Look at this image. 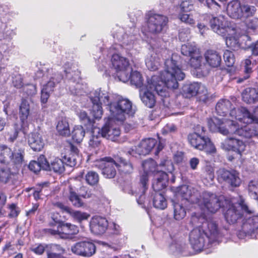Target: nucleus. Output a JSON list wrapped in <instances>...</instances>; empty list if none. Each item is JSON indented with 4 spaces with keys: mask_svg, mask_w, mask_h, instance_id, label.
<instances>
[{
    "mask_svg": "<svg viewBox=\"0 0 258 258\" xmlns=\"http://www.w3.org/2000/svg\"><path fill=\"white\" fill-rule=\"evenodd\" d=\"M177 57L173 54L170 59L165 60L164 71L160 76L161 80L157 76H152L151 78L147 79V86L139 90L140 98L147 107L152 108L156 103L154 92L162 97H168L169 94L167 89H177L178 82L184 79L185 74L176 60Z\"/></svg>",
    "mask_w": 258,
    "mask_h": 258,
    "instance_id": "nucleus-1",
    "label": "nucleus"
},
{
    "mask_svg": "<svg viewBox=\"0 0 258 258\" xmlns=\"http://www.w3.org/2000/svg\"><path fill=\"white\" fill-rule=\"evenodd\" d=\"M191 222L196 227L190 232L189 240L196 252L219 243L222 235L214 220L206 219L204 215L195 214L192 216Z\"/></svg>",
    "mask_w": 258,
    "mask_h": 258,
    "instance_id": "nucleus-2",
    "label": "nucleus"
},
{
    "mask_svg": "<svg viewBox=\"0 0 258 258\" xmlns=\"http://www.w3.org/2000/svg\"><path fill=\"white\" fill-rule=\"evenodd\" d=\"M142 167L144 172L140 178L142 190L140 194L139 198L137 199V202L139 205L143 204L144 194L147 189L148 177L150 174H153L155 176V179L152 183L153 188L155 191H158L165 188L167 186L168 176L166 172L172 173L174 170V166L172 162L168 159L161 161L158 166L154 160L149 159L143 162ZM129 194L136 197L139 194V193H137V191H133V189L130 190Z\"/></svg>",
    "mask_w": 258,
    "mask_h": 258,
    "instance_id": "nucleus-3",
    "label": "nucleus"
},
{
    "mask_svg": "<svg viewBox=\"0 0 258 258\" xmlns=\"http://www.w3.org/2000/svg\"><path fill=\"white\" fill-rule=\"evenodd\" d=\"M123 51L121 45L115 44L110 48L109 54L111 56V63L116 76L119 81L125 83L130 79L128 73L131 72V68L128 59L121 55Z\"/></svg>",
    "mask_w": 258,
    "mask_h": 258,
    "instance_id": "nucleus-4",
    "label": "nucleus"
},
{
    "mask_svg": "<svg viewBox=\"0 0 258 258\" xmlns=\"http://www.w3.org/2000/svg\"><path fill=\"white\" fill-rule=\"evenodd\" d=\"M219 118L214 117L208 121V125L210 131L219 132L223 135H235L240 136L242 127L235 118Z\"/></svg>",
    "mask_w": 258,
    "mask_h": 258,
    "instance_id": "nucleus-5",
    "label": "nucleus"
},
{
    "mask_svg": "<svg viewBox=\"0 0 258 258\" xmlns=\"http://www.w3.org/2000/svg\"><path fill=\"white\" fill-rule=\"evenodd\" d=\"M109 111L113 118L123 122L127 117L133 116L136 110L128 99L115 96L113 102H111L109 104Z\"/></svg>",
    "mask_w": 258,
    "mask_h": 258,
    "instance_id": "nucleus-6",
    "label": "nucleus"
},
{
    "mask_svg": "<svg viewBox=\"0 0 258 258\" xmlns=\"http://www.w3.org/2000/svg\"><path fill=\"white\" fill-rule=\"evenodd\" d=\"M115 96L110 94L106 90L101 89L92 92L90 95V99L93 104L91 110L93 116L96 119H100L103 114L101 104L107 105L109 109V104L111 102H113Z\"/></svg>",
    "mask_w": 258,
    "mask_h": 258,
    "instance_id": "nucleus-7",
    "label": "nucleus"
},
{
    "mask_svg": "<svg viewBox=\"0 0 258 258\" xmlns=\"http://www.w3.org/2000/svg\"><path fill=\"white\" fill-rule=\"evenodd\" d=\"M224 198L209 191L202 192L196 198V204L204 212L216 213L221 207L224 206Z\"/></svg>",
    "mask_w": 258,
    "mask_h": 258,
    "instance_id": "nucleus-8",
    "label": "nucleus"
},
{
    "mask_svg": "<svg viewBox=\"0 0 258 258\" xmlns=\"http://www.w3.org/2000/svg\"><path fill=\"white\" fill-rule=\"evenodd\" d=\"M147 17L146 24L142 28L145 34L158 35L166 29L168 22V18L166 16L149 12Z\"/></svg>",
    "mask_w": 258,
    "mask_h": 258,
    "instance_id": "nucleus-9",
    "label": "nucleus"
},
{
    "mask_svg": "<svg viewBox=\"0 0 258 258\" xmlns=\"http://www.w3.org/2000/svg\"><path fill=\"white\" fill-rule=\"evenodd\" d=\"M230 116L235 118L239 123L246 124H240V127L248 126L252 130L255 124L258 123V106L254 109L253 113H251L245 107L234 108L230 110Z\"/></svg>",
    "mask_w": 258,
    "mask_h": 258,
    "instance_id": "nucleus-10",
    "label": "nucleus"
},
{
    "mask_svg": "<svg viewBox=\"0 0 258 258\" xmlns=\"http://www.w3.org/2000/svg\"><path fill=\"white\" fill-rule=\"evenodd\" d=\"M47 78L42 85L41 90V100L43 103L47 102L50 93L53 91L54 88L62 80V76L53 69H49L48 72Z\"/></svg>",
    "mask_w": 258,
    "mask_h": 258,
    "instance_id": "nucleus-11",
    "label": "nucleus"
},
{
    "mask_svg": "<svg viewBox=\"0 0 258 258\" xmlns=\"http://www.w3.org/2000/svg\"><path fill=\"white\" fill-rule=\"evenodd\" d=\"M187 139L189 144L197 150H204L209 153L216 152L214 144L208 137L192 133L188 135Z\"/></svg>",
    "mask_w": 258,
    "mask_h": 258,
    "instance_id": "nucleus-12",
    "label": "nucleus"
},
{
    "mask_svg": "<svg viewBox=\"0 0 258 258\" xmlns=\"http://www.w3.org/2000/svg\"><path fill=\"white\" fill-rule=\"evenodd\" d=\"M209 23L213 31L220 35L226 36L227 34L232 35L235 33V28L229 25L223 16L212 17L210 18Z\"/></svg>",
    "mask_w": 258,
    "mask_h": 258,
    "instance_id": "nucleus-13",
    "label": "nucleus"
},
{
    "mask_svg": "<svg viewBox=\"0 0 258 258\" xmlns=\"http://www.w3.org/2000/svg\"><path fill=\"white\" fill-rule=\"evenodd\" d=\"M251 212L244 201L241 200L237 206L233 204L229 205L228 209L225 214V217L228 223L234 224L241 218L244 213L249 214Z\"/></svg>",
    "mask_w": 258,
    "mask_h": 258,
    "instance_id": "nucleus-14",
    "label": "nucleus"
},
{
    "mask_svg": "<svg viewBox=\"0 0 258 258\" xmlns=\"http://www.w3.org/2000/svg\"><path fill=\"white\" fill-rule=\"evenodd\" d=\"M67 77L70 79L69 89L71 93L74 95H82L85 92L86 85L79 82L80 73L77 70L72 69L64 70Z\"/></svg>",
    "mask_w": 258,
    "mask_h": 258,
    "instance_id": "nucleus-15",
    "label": "nucleus"
},
{
    "mask_svg": "<svg viewBox=\"0 0 258 258\" xmlns=\"http://www.w3.org/2000/svg\"><path fill=\"white\" fill-rule=\"evenodd\" d=\"M217 178L219 182L227 184L231 187H238L241 183L239 173L233 169L220 168L217 171Z\"/></svg>",
    "mask_w": 258,
    "mask_h": 258,
    "instance_id": "nucleus-16",
    "label": "nucleus"
},
{
    "mask_svg": "<svg viewBox=\"0 0 258 258\" xmlns=\"http://www.w3.org/2000/svg\"><path fill=\"white\" fill-rule=\"evenodd\" d=\"M43 230L46 234L63 239L69 238L79 231L77 226L69 223L59 224L56 229H44Z\"/></svg>",
    "mask_w": 258,
    "mask_h": 258,
    "instance_id": "nucleus-17",
    "label": "nucleus"
},
{
    "mask_svg": "<svg viewBox=\"0 0 258 258\" xmlns=\"http://www.w3.org/2000/svg\"><path fill=\"white\" fill-rule=\"evenodd\" d=\"M182 92L183 96L186 98L199 94L200 100L204 102L207 101L209 96L205 86L197 82L184 85L182 87Z\"/></svg>",
    "mask_w": 258,
    "mask_h": 258,
    "instance_id": "nucleus-18",
    "label": "nucleus"
},
{
    "mask_svg": "<svg viewBox=\"0 0 258 258\" xmlns=\"http://www.w3.org/2000/svg\"><path fill=\"white\" fill-rule=\"evenodd\" d=\"M258 229V215L247 217L242 220L241 229L237 232L239 239H243L246 236L253 237L255 231Z\"/></svg>",
    "mask_w": 258,
    "mask_h": 258,
    "instance_id": "nucleus-19",
    "label": "nucleus"
},
{
    "mask_svg": "<svg viewBox=\"0 0 258 258\" xmlns=\"http://www.w3.org/2000/svg\"><path fill=\"white\" fill-rule=\"evenodd\" d=\"M166 54L170 55L168 50L162 48L160 50H153L150 51L145 59V63L148 69L151 71H155L158 69L160 65V56L164 58L166 57Z\"/></svg>",
    "mask_w": 258,
    "mask_h": 258,
    "instance_id": "nucleus-20",
    "label": "nucleus"
},
{
    "mask_svg": "<svg viewBox=\"0 0 258 258\" xmlns=\"http://www.w3.org/2000/svg\"><path fill=\"white\" fill-rule=\"evenodd\" d=\"M95 165L102 170V173L106 178H112L116 174L117 163L110 157L97 161Z\"/></svg>",
    "mask_w": 258,
    "mask_h": 258,
    "instance_id": "nucleus-21",
    "label": "nucleus"
},
{
    "mask_svg": "<svg viewBox=\"0 0 258 258\" xmlns=\"http://www.w3.org/2000/svg\"><path fill=\"white\" fill-rule=\"evenodd\" d=\"M71 249L73 253L77 255L90 257L95 253L96 246L92 242L82 241L76 243Z\"/></svg>",
    "mask_w": 258,
    "mask_h": 258,
    "instance_id": "nucleus-22",
    "label": "nucleus"
},
{
    "mask_svg": "<svg viewBox=\"0 0 258 258\" xmlns=\"http://www.w3.org/2000/svg\"><path fill=\"white\" fill-rule=\"evenodd\" d=\"M221 147L225 151H232L241 155L245 151L246 145L242 141L234 138H227L221 143Z\"/></svg>",
    "mask_w": 258,
    "mask_h": 258,
    "instance_id": "nucleus-23",
    "label": "nucleus"
},
{
    "mask_svg": "<svg viewBox=\"0 0 258 258\" xmlns=\"http://www.w3.org/2000/svg\"><path fill=\"white\" fill-rule=\"evenodd\" d=\"M100 132L102 137L113 142L117 141L121 134L119 127L113 124L112 120L106 123L99 131V133Z\"/></svg>",
    "mask_w": 258,
    "mask_h": 258,
    "instance_id": "nucleus-24",
    "label": "nucleus"
},
{
    "mask_svg": "<svg viewBox=\"0 0 258 258\" xmlns=\"http://www.w3.org/2000/svg\"><path fill=\"white\" fill-rule=\"evenodd\" d=\"M198 195V193L197 191H195L194 188L186 185L179 187L176 192V196L178 198L181 197L182 202L187 201L193 203H196Z\"/></svg>",
    "mask_w": 258,
    "mask_h": 258,
    "instance_id": "nucleus-25",
    "label": "nucleus"
},
{
    "mask_svg": "<svg viewBox=\"0 0 258 258\" xmlns=\"http://www.w3.org/2000/svg\"><path fill=\"white\" fill-rule=\"evenodd\" d=\"M108 226V221L104 217L94 216L90 223L91 231L95 234H101L105 232Z\"/></svg>",
    "mask_w": 258,
    "mask_h": 258,
    "instance_id": "nucleus-26",
    "label": "nucleus"
},
{
    "mask_svg": "<svg viewBox=\"0 0 258 258\" xmlns=\"http://www.w3.org/2000/svg\"><path fill=\"white\" fill-rule=\"evenodd\" d=\"M156 144V140L153 138L143 140L136 147V152L140 155H146L151 152Z\"/></svg>",
    "mask_w": 258,
    "mask_h": 258,
    "instance_id": "nucleus-27",
    "label": "nucleus"
},
{
    "mask_svg": "<svg viewBox=\"0 0 258 258\" xmlns=\"http://www.w3.org/2000/svg\"><path fill=\"white\" fill-rule=\"evenodd\" d=\"M28 143L32 149L35 151H41L44 146L42 136L38 133H32L29 135Z\"/></svg>",
    "mask_w": 258,
    "mask_h": 258,
    "instance_id": "nucleus-28",
    "label": "nucleus"
},
{
    "mask_svg": "<svg viewBox=\"0 0 258 258\" xmlns=\"http://www.w3.org/2000/svg\"><path fill=\"white\" fill-rule=\"evenodd\" d=\"M242 5L237 0L229 2L227 5V12L228 16L233 19H241Z\"/></svg>",
    "mask_w": 258,
    "mask_h": 258,
    "instance_id": "nucleus-29",
    "label": "nucleus"
},
{
    "mask_svg": "<svg viewBox=\"0 0 258 258\" xmlns=\"http://www.w3.org/2000/svg\"><path fill=\"white\" fill-rule=\"evenodd\" d=\"M81 160L77 148L72 146L71 153L63 157L64 164L70 167L75 166Z\"/></svg>",
    "mask_w": 258,
    "mask_h": 258,
    "instance_id": "nucleus-30",
    "label": "nucleus"
},
{
    "mask_svg": "<svg viewBox=\"0 0 258 258\" xmlns=\"http://www.w3.org/2000/svg\"><path fill=\"white\" fill-rule=\"evenodd\" d=\"M204 56L207 63L211 67L217 68L220 66L221 57L217 51L208 50L205 52Z\"/></svg>",
    "mask_w": 258,
    "mask_h": 258,
    "instance_id": "nucleus-31",
    "label": "nucleus"
},
{
    "mask_svg": "<svg viewBox=\"0 0 258 258\" xmlns=\"http://www.w3.org/2000/svg\"><path fill=\"white\" fill-rule=\"evenodd\" d=\"M50 167L49 164L47 161L44 156H40L37 161H32L29 165L30 170L35 173L39 172L41 169L47 170Z\"/></svg>",
    "mask_w": 258,
    "mask_h": 258,
    "instance_id": "nucleus-32",
    "label": "nucleus"
},
{
    "mask_svg": "<svg viewBox=\"0 0 258 258\" xmlns=\"http://www.w3.org/2000/svg\"><path fill=\"white\" fill-rule=\"evenodd\" d=\"M242 100L248 104L258 102V90L253 88H246L242 93Z\"/></svg>",
    "mask_w": 258,
    "mask_h": 258,
    "instance_id": "nucleus-33",
    "label": "nucleus"
},
{
    "mask_svg": "<svg viewBox=\"0 0 258 258\" xmlns=\"http://www.w3.org/2000/svg\"><path fill=\"white\" fill-rule=\"evenodd\" d=\"M24 151L21 148L11 150L10 165H14L17 167L21 166L24 161Z\"/></svg>",
    "mask_w": 258,
    "mask_h": 258,
    "instance_id": "nucleus-34",
    "label": "nucleus"
},
{
    "mask_svg": "<svg viewBox=\"0 0 258 258\" xmlns=\"http://www.w3.org/2000/svg\"><path fill=\"white\" fill-rule=\"evenodd\" d=\"M30 114V105L26 99H23L19 107V117L22 122V126L27 125V119Z\"/></svg>",
    "mask_w": 258,
    "mask_h": 258,
    "instance_id": "nucleus-35",
    "label": "nucleus"
},
{
    "mask_svg": "<svg viewBox=\"0 0 258 258\" xmlns=\"http://www.w3.org/2000/svg\"><path fill=\"white\" fill-rule=\"evenodd\" d=\"M56 128L57 132L61 136H68L70 134L69 124L66 117H58Z\"/></svg>",
    "mask_w": 258,
    "mask_h": 258,
    "instance_id": "nucleus-36",
    "label": "nucleus"
},
{
    "mask_svg": "<svg viewBox=\"0 0 258 258\" xmlns=\"http://www.w3.org/2000/svg\"><path fill=\"white\" fill-rule=\"evenodd\" d=\"M128 77L131 85H134L139 90L147 86V82L146 84L143 83L142 76L140 72L138 71H133L131 69V72L128 73Z\"/></svg>",
    "mask_w": 258,
    "mask_h": 258,
    "instance_id": "nucleus-37",
    "label": "nucleus"
},
{
    "mask_svg": "<svg viewBox=\"0 0 258 258\" xmlns=\"http://www.w3.org/2000/svg\"><path fill=\"white\" fill-rule=\"evenodd\" d=\"M172 202L174 218L176 220H180L183 219L186 212L185 208L183 206V203L175 200H172Z\"/></svg>",
    "mask_w": 258,
    "mask_h": 258,
    "instance_id": "nucleus-38",
    "label": "nucleus"
},
{
    "mask_svg": "<svg viewBox=\"0 0 258 258\" xmlns=\"http://www.w3.org/2000/svg\"><path fill=\"white\" fill-rule=\"evenodd\" d=\"M69 199L72 204L76 207L80 208L83 206V202L76 193L77 187L73 185L69 186Z\"/></svg>",
    "mask_w": 258,
    "mask_h": 258,
    "instance_id": "nucleus-39",
    "label": "nucleus"
},
{
    "mask_svg": "<svg viewBox=\"0 0 258 258\" xmlns=\"http://www.w3.org/2000/svg\"><path fill=\"white\" fill-rule=\"evenodd\" d=\"M244 67V76L243 78H239L237 79L236 82L237 83H241L250 77V74L252 72V68L253 64L252 63L250 56L246 58L243 62Z\"/></svg>",
    "mask_w": 258,
    "mask_h": 258,
    "instance_id": "nucleus-40",
    "label": "nucleus"
},
{
    "mask_svg": "<svg viewBox=\"0 0 258 258\" xmlns=\"http://www.w3.org/2000/svg\"><path fill=\"white\" fill-rule=\"evenodd\" d=\"M203 61V57L199 51L190 56L189 63L191 67L195 69L203 70L206 66Z\"/></svg>",
    "mask_w": 258,
    "mask_h": 258,
    "instance_id": "nucleus-41",
    "label": "nucleus"
},
{
    "mask_svg": "<svg viewBox=\"0 0 258 258\" xmlns=\"http://www.w3.org/2000/svg\"><path fill=\"white\" fill-rule=\"evenodd\" d=\"M231 106V103L229 100L222 99L217 103L216 106V110L219 115L224 116L228 112Z\"/></svg>",
    "mask_w": 258,
    "mask_h": 258,
    "instance_id": "nucleus-42",
    "label": "nucleus"
},
{
    "mask_svg": "<svg viewBox=\"0 0 258 258\" xmlns=\"http://www.w3.org/2000/svg\"><path fill=\"white\" fill-rule=\"evenodd\" d=\"M153 205L155 208L161 210L165 209L167 206V202L164 196L159 192H156L153 198Z\"/></svg>",
    "mask_w": 258,
    "mask_h": 258,
    "instance_id": "nucleus-43",
    "label": "nucleus"
},
{
    "mask_svg": "<svg viewBox=\"0 0 258 258\" xmlns=\"http://www.w3.org/2000/svg\"><path fill=\"white\" fill-rule=\"evenodd\" d=\"M186 248L185 244H181L179 243H173L169 246V251L173 255L176 256H179L180 255H186V253L184 252Z\"/></svg>",
    "mask_w": 258,
    "mask_h": 258,
    "instance_id": "nucleus-44",
    "label": "nucleus"
},
{
    "mask_svg": "<svg viewBox=\"0 0 258 258\" xmlns=\"http://www.w3.org/2000/svg\"><path fill=\"white\" fill-rule=\"evenodd\" d=\"M64 164L63 160L55 158L53 161H51V164H49L50 167L47 170H53L55 172L61 173L64 170Z\"/></svg>",
    "mask_w": 258,
    "mask_h": 258,
    "instance_id": "nucleus-45",
    "label": "nucleus"
},
{
    "mask_svg": "<svg viewBox=\"0 0 258 258\" xmlns=\"http://www.w3.org/2000/svg\"><path fill=\"white\" fill-rule=\"evenodd\" d=\"M235 34L236 29H235V33L233 34H227L226 36H222L225 38L226 45L233 50H236L240 46L238 39L235 37Z\"/></svg>",
    "mask_w": 258,
    "mask_h": 258,
    "instance_id": "nucleus-46",
    "label": "nucleus"
},
{
    "mask_svg": "<svg viewBox=\"0 0 258 258\" xmlns=\"http://www.w3.org/2000/svg\"><path fill=\"white\" fill-rule=\"evenodd\" d=\"M11 149L6 146H0V162L6 165H10Z\"/></svg>",
    "mask_w": 258,
    "mask_h": 258,
    "instance_id": "nucleus-47",
    "label": "nucleus"
},
{
    "mask_svg": "<svg viewBox=\"0 0 258 258\" xmlns=\"http://www.w3.org/2000/svg\"><path fill=\"white\" fill-rule=\"evenodd\" d=\"M199 51V49L197 48L195 43H188L183 44L181 47V53L185 56H188L189 57L194 55L195 53L198 52Z\"/></svg>",
    "mask_w": 258,
    "mask_h": 258,
    "instance_id": "nucleus-48",
    "label": "nucleus"
},
{
    "mask_svg": "<svg viewBox=\"0 0 258 258\" xmlns=\"http://www.w3.org/2000/svg\"><path fill=\"white\" fill-rule=\"evenodd\" d=\"M85 134V130L81 125H75L72 132V138L77 143H80L83 140Z\"/></svg>",
    "mask_w": 258,
    "mask_h": 258,
    "instance_id": "nucleus-49",
    "label": "nucleus"
},
{
    "mask_svg": "<svg viewBox=\"0 0 258 258\" xmlns=\"http://www.w3.org/2000/svg\"><path fill=\"white\" fill-rule=\"evenodd\" d=\"M118 160V163H117V167L118 168V170L124 173H130L132 172L133 167L131 163L122 158H119Z\"/></svg>",
    "mask_w": 258,
    "mask_h": 258,
    "instance_id": "nucleus-50",
    "label": "nucleus"
},
{
    "mask_svg": "<svg viewBox=\"0 0 258 258\" xmlns=\"http://www.w3.org/2000/svg\"><path fill=\"white\" fill-rule=\"evenodd\" d=\"M253 128L251 130V127L248 126H245L244 127H242L241 132L242 134L240 135V136L246 138H249L258 136V123L255 124Z\"/></svg>",
    "mask_w": 258,
    "mask_h": 258,
    "instance_id": "nucleus-51",
    "label": "nucleus"
},
{
    "mask_svg": "<svg viewBox=\"0 0 258 258\" xmlns=\"http://www.w3.org/2000/svg\"><path fill=\"white\" fill-rule=\"evenodd\" d=\"M256 8L254 6L248 4L242 5L241 19H247L249 17H252L255 12Z\"/></svg>",
    "mask_w": 258,
    "mask_h": 258,
    "instance_id": "nucleus-52",
    "label": "nucleus"
},
{
    "mask_svg": "<svg viewBox=\"0 0 258 258\" xmlns=\"http://www.w3.org/2000/svg\"><path fill=\"white\" fill-rule=\"evenodd\" d=\"M247 190L249 196L254 200H258V181L251 180L248 184Z\"/></svg>",
    "mask_w": 258,
    "mask_h": 258,
    "instance_id": "nucleus-53",
    "label": "nucleus"
},
{
    "mask_svg": "<svg viewBox=\"0 0 258 258\" xmlns=\"http://www.w3.org/2000/svg\"><path fill=\"white\" fill-rule=\"evenodd\" d=\"M85 178L86 182L90 185H96L99 182V176L98 174L93 171H89L85 174Z\"/></svg>",
    "mask_w": 258,
    "mask_h": 258,
    "instance_id": "nucleus-54",
    "label": "nucleus"
},
{
    "mask_svg": "<svg viewBox=\"0 0 258 258\" xmlns=\"http://www.w3.org/2000/svg\"><path fill=\"white\" fill-rule=\"evenodd\" d=\"M223 58L226 64L230 67L233 66L235 61V58L233 53L229 50H226L223 54Z\"/></svg>",
    "mask_w": 258,
    "mask_h": 258,
    "instance_id": "nucleus-55",
    "label": "nucleus"
},
{
    "mask_svg": "<svg viewBox=\"0 0 258 258\" xmlns=\"http://www.w3.org/2000/svg\"><path fill=\"white\" fill-rule=\"evenodd\" d=\"M12 173L10 168H1L0 169V181L6 183L11 178Z\"/></svg>",
    "mask_w": 258,
    "mask_h": 258,
    "instance_id": "nucleus-56",
    "label": "nucleus"
},
{
    "mask_svg": "<svg viewBox=\"0 0 258 258\" xmlns=\"http://www.w3.org/2000/svg\"><path fill=\"white\" fill-rule=\"evenodd\" d=\"M51 218L53 221L49 223V226L50 227L47 229H56L57 226L62 223L60 222V216L57 213H52L51 214Z\"/></svg>",
    "mask_w": 258,
    "mask_h": 258,
    "instance_id": "nucleus-57",
    "label": "nucleus"
},
{
    "mask_svg": "<svg viewBox=\"0 0 258 258\" xmlns=\"http://www.w3.org/2000/svg\"><path fill=\"white\" fill-rule=\"evenodd\" d=\"M23 91L28 96H33L37 93L36 86L35 85L29 84L23 86Z\"/></svg>",
    "mask_w": 258,
    "mask_h": 258,
    "instance_id": "nucleus-58",
    "label": "nucleus"
},
{
    "mask_svg": "<svg viewBox=\"0 0 258 258\" xmlns=\"http://www.w3.org/2000/svg\"><path fill=\"white\" fill-rule=\"evenodd\" d=\"M181 11L189 12L194 9V3L192 0H184L180 5Z\"/></svg>",
    "mask_w": 258,
    "mask_h": 258,
    "instance_id": "nucleus-59",
    "label": "nucleus"
},
{
    "mask_svg": "<svg viewBox=\"0 0 258 258\" xmlns=\"http://www.w3.org/2000/svg\"><path fill=\"white\" fill-rule=\"evenodd\" d=\"M49 69H52L51 68H46L45 67H42L41 69H39L35 73V79H40L42 78L43 81H45L47 78V75H48V72Z\"/></svg>",
    "mask_w": 258,
    "mask_h": 258,
    "instance_id": "nucleus-60",
    "label": "nucleus"
},
{
    "mask_svg": "<svg viewBox=\"0 0 258 258\" xmlns=\"http://www.w3.org/2000/svg\"><path fill=\"white\" fill-rule=\"evenodd\" d=\"M72 216L79 221H81L84 220H86L89 217V215L86 213L81 212L80 211H72L71 210V213H70Z\"/></svg>",
    "mask_w": 258,
    "mask_h": 258,
    "instance_id": "nucleus-61",
    "label": "nucleus"
},
{
    "mask_svg": "<svg viewBox=\"0 0 258 258\" xmlns=\"http://www.w3.org/2000/svg\"><path fill=\"white\" fill-rule=\"evenodd\" d=\"M100 144V137L97 136H92L89 141V147L94 149L98 147Z\"/></svg>",
    "mask_w": 258,
    "mask_h": 258,
    "instance_id": "nucleus-62",
    "label": "nucleus"
},
{
    "mask_svg": "<svg viewBox=\"0 0 258 258\" xmlns=\"http://www.w3.org/2000/svg\"><path fill=\"white\" fill-rule=\"evenodd\" d=\"M206 4L207 6L212 10L214 12H218L220 9V5L215 0H206Z\"/></svg>",
    "mask_w": 258,
    "mask_h": 258,
    "instance_id": "nucleus-63",
    "label": "nucleus"
},
{
    "mask_svg": "<svg viewBox=\"0 0 258 258\" xmlns=\"http://www.w3.org/2000/svg\"><path fill=\"white\" fill-rule=\"evenodd\" d=\"M245 23L247 27L250 29H255L258 27V18H257L248 19Z\"/></svg>",
    "mask_w": 258,
    "mask_h": 258,
    "instance_id": "nucleus-64",
    "label": "nucleus"
}]
</instances>
